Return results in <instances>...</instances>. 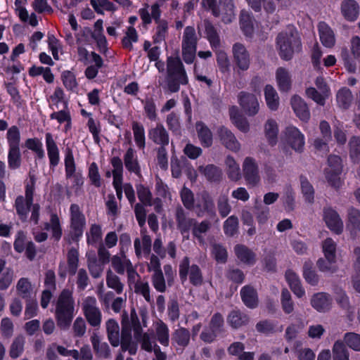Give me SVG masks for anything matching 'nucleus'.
I'll return each instance as SVG.
<instances>
[{
	"mask_svg": "<svg viewBox=\"0 0 360 360\" xmlns=\"http://www.w3.org/2000/svg\"><path fill=\"white\" fill-rule=\"evenodd\" d=\"M75 307L72 291L63 289L57 298L55 309L56 324L60 330H66L70 327L75 316Z\"/></svg>",
	"mask_w": 360,
	"mask_h": 360,
	"instance_id": "f257e3e1",
	"label": "nucleus"
},
{
	"mask_svg": "<svg viewBox=\"0 0 360 360\" xmlns=\"http://www.w3.org/2000/svg\"><path fill=\"white\" fill-rule=\"evenodd\" d=\"M166 82L167 89L172 93L179 91L180 85L188 84V79L186 70L179 57L167 58Z\"/></svg>",
	"mask_w": 360,
	"mask_h": 360,
	"instance_id": "f03ea898",
	"label": "nucleus"
},
{
	"mask_svg": "<svg viewBox=\"0 0 360 360\" xmlns=\"http://www.w3.org/2000/svg\"><path fill=\"white\" fill-rule=\"evenodd\" d=\"M276 40L279 55L285 60H290L294 52L300 50V38L298 32L293 28L279 33Z\"/></svg>",
	"mask_w": 360,
	"mask_h": 360,
	"instance_id": "7ed1b4c3",
	"label": "nucleus"
},
{
	"mask_svg": "<svg viewBox=\"0 0 360 360\" xmlns=\"http://www.w3.org/2000/svg\"><path fill=\"white\" fill-rule=\"evenodd\" d=\"M8 145V165L11 169H17L21 166L22 158L20 150V132L18 127L12 126L6 134Z\"/></svg>",
	"mask_w": 360,
	"mask_h": 360,
	"instance_id": "20e7f679",
	"label": "nucleus"
},
{
	"mask_svg": "<svg viewBox=\"0 0 360 360\" xmlns=\"http://www.w3.org/2000/svg\"><path fill=\"white\" fill-rule=\"evenodd\" d=\"M86 217L77 204H71L70 207L69 238L77 243L83 236L86 227Z\"/></svg>",
	"mask_w": 360,
	"mask_h": 360,
	"instance_id": "39448f33",
	"label": "nucleus"
},
{
	"mask_svg": "<svg viewBox=\"0 0 360 360\" xmlns=\"http://www.w3.org/2000/svg\"><path fill=\"white\" fill-rule=\"evenodd\" d=\"M193 211L198 217L206 216L215 222L219 221L214 200L207 191H202L197 194Z\"/></svg>",
	"mask_w": 360,
	"mask_h": 360,
	"instance_id": "423d86ee",
	"label": "nucleus"
},
{
	"mask_svg": "<svg viewBox=\"0 0 360 360\" xmlns=\"http://www.w3.org/2000/svg\"><path fill=\"white\" fill-rule=\"evenodd\" d=\"M64 165L66 179H72V186L80 188L84 185V177L82 171L77 169L72 149L68 146L65 150Z\"/></svg>",
	"mask_w": 360,
	"mask_h": 360,
	"instance_id": "0eeeda50",
	"label": "nucleus"
},
{
	"mask_svg": "<svg viewBox=\"0 0 360 360\" xmlns=\"http://www.w3.org/2000/svg\"><path fill=\"white\" fill-rule=\"evenodd\" d=\"M35 180L30 178V181L25 185V196L18 195L15 200L14 207L17 214L22 221H25L33 203Z\"/></svg>",
	"mask_w": 360,
	"mask_h": 360,
	"instance_id": "6e6552de",
	"label": "nucleus"
},
{
	"mask_svg": "<svg viewBox=\"0 0 360 360\" xmlns=\"http://www.w3.org/2000/svg\"><path fill=\"white\" fill-rule=\"evenodd\" d=\"M197 37L195 29L188 26L185 28L182 41V56L185 63L191 64L195 58Z\"/></svg>",
	"mask_w": 360,
	"mask_h": 360,
	"instance_id": "1a4fd4ad",
	"label": "nucleus"
},
{
	"mask_svg": "<svg viewBox=\"0 0 360 360\" xmlns=\"http://www.w3.org/2000/svg\"><path fill=\"white\" fill-rule=\"evenodd\" d=\"M189 273V279L193 285H200L202 283V275L200 269L196 264L190 266L189 258L185 257L179 264V276L182 282L187 279Z\"/></svg>",
	"mask_w": 360,
	"mask_h": 360,
	"instance_id": "9d476101",
	"label": "nucleus"
},
{
	"mask_svg": "<svg viewBox=\"0 0 360 360\" xmlns=\"http://www.w3.org/2000/svg\"><path fill=\"white\" fill-rule=\"evenodd\" d=\"M83 314L87 322L93 327H98L101 322V313L96 307L94 297H86L82 303Z\"/></svg>",
	"mask_w": 360,
	"mask_h": 360,
	"instance_id": "9b49d317",
	"label": "nucleus"
},
{
	"mask_svg": "<svg viewBox=\"0 0 360 360\" xmlns=\"http://www.w3.org/2000/svg\"><path fill=\"white\" fill-rule=\"evenodd\" d=\"M122 333L120 345L122 351H128L130 354H135L136 352V345L131 342V325L128 314L123 311L122 315Z\"/></svg>",
	"mask_w": 360,
	"mask_h": 360,
	"instance_id": "f8f14e48",
	"label": "nucleus"
},
{
	"mask_svg": "<svg viewBox=\"0 0 360 360\" xmlns=\"http://www.w3.org/2000/svg\"><path fill=\"white\" fill-rule=\"evenodd\" d=\"M233 62L239 71H246L250 65V55L245 46L241 43H236L232 49Z\"/></svg>",
	"mask_w": 360,
	"mask_h": 360,
	"instance_id": "ddd939ff",
	"label": "nucleus"
},
{
	"mask_svg": "<svg viewBox=\"0 0 360 360\" xmlns=\"http://www.w3.org/2000/svg\"><path fill=\"white\" fill-rule=\"evenodd\" d=\"M175 219L177 229L184 237L188 238L189 231L195 224V219L190 217L188 213L180 205L176 207Z\"/></svg>",
	"mask_w": 360,
	"mask_h": 360,
	"instance_id": "4468645a",
	"label": "nucleus"
},
{
	"mask_svg": "<svg viewBox=\"0 0 360 360\" xmlns=\"http://www.w3.org/2000/svg\"><path fill=\"white\" fill-rule=\"evenodd\" d=\"M243 174L248 185L256 186L259 181V168L255 160L248 157L243 164Z\"/></svg>",
	"mask_w": 360,
	"mask_h": 360,
	"instance_id": "2eb2a0df",
	"label": "nucleus"
},
{
	"mask_svg": "<svg viewBox=\"0 0 360 360\" xmlns=\"http://www.w3.org/2000/svg\"><path fill=\"white\" fill-rule=\"evenodd\" d=\"M238 99L243 110L248 116H254L258 112L259 104L255 95L246 91H240L238 95Z\"/></svg>",
	"mask_w": 360,
	"mask_h": 360,
	"instance_id": "dca6fc26",
	"label": "nucleus"
},
{
	"mask_svg": "<svg viewBox=\"0 0 360 360\" xmlns=\"http://www.w3.org/2000/svg\"><path fill=\"white\" fill-rule=\"evenodd\" d=\"M217 135L220 143L227 149L237 152L240 148V144L235 135L224 126H221L217 129Z\"/></svg>",
	"mask_w": 360,
	"mask_h": 360,
	"instance_id": "f3484780",
	"label": "nucleus"
},
{
	"mask_svg": "<svg viewBox=\"0 0 360 360\" xmlns=\"http://www.w3.org/2000/svg\"><path fill=\"white\" fill-rule=\"evenodd\" d=\"M285 137L287 143L292 149L298 153H302L304 146V135L293 126H289L285 129Z\"/></svg>",
	"mask_w": 360,
	"mask_h": 360,
	"instance_id": "a211bd4d",
	"label": "nucleus"
},
{
	"mask_svg": "<svg viewBox=\"0 0 360 360\" xmlns=\"http://www.w3.org/2000/svg\"><path fill=\"white\" fill-rule=\"evenodd\" d=\"M324 220L327 226L336 234H340L343 231V221L338 213L330 207L323 210Z\"/></svg>",
	"mask_w": 360,
	"mask_h": 360,
	"instance_id": "6ab92c4d",
	"label": "nucleus"
},
{
	"mask_svg": "<svg viewBox=\"0 0 360 360\" xmlns=\"http://www.w3.org/2000/svg\"><path fill=\"white\" fill-rule=\"evenodd\" d=\"M45 140L49 167L50 169H54L60 162V151L51 133L47 132L46 134Z\"/></svg>",
	"mask_w": 360,
	"mask_h": 360,
	"instance_id": "aec40b11",
	"label": "nucleus"
},
{
	"mask_svg": "<svg viewBox=\"0 0 360 360\" xmlns=\"http://www.w3.org/2000/svg\"><path fill=\"white\" fill-rule=\"evenodd\" d=\"M213 15H221L224 22H231L235 16L233 0H219V6L213 8Z\"/></svg>",
	"mask_w": 360,
	"mask_h": 360,
	"instance_id": "412c9836",
	"label": "nucleus"
},
{
	"mask_svg": "<svg viewBox=\"0 0 360 360\" xmlns=\"http://www.w3.org/2000/svg\"><path fill=\"white\" fill-rule=\"evenodd\" d=\"M148 138L160 146H168L169 143V134L161 124H157L148 131Z\"/></svg>",
	"mask_w": 360,
	"mask_h": 360,
	"instance_id": "4be33fe9",
	"label": "nucleus"
},
{
	"mask_svg": "<svg viewBox=\"0 0 360 360\" xmlns=\"http://www.w3.org/2000/svg\"><path fill=\"white\" fill-rule=\"evenodd\" d=\"M332 304L330 296L326 292H317L311 299V305L319 312L324 313L330 310Z\"/></svg>",
	"mask_w": 360,
	"mask_h": 360,
	"instance_id": "5701e85b",
	"label": "nucleus"
},
{
	"mask_svg": "<svg viewBox=\"0 0 360 360\" xmlns=\"http://www.w3.org/2000/svg\"><path fill=\"white\" fill-rule=\"evenodd\" d=\"M292 108L296 115L303 122L310 118V112L306 102L300 96L295 95L291 98Z\"/></svg>",
	"mask_w": 360,
	"mask_h": 360,
	"instance_id": "b1692460",
	"label": "nucleus"
},
{
	"mask_svg": "<svg viewBox=\"0 0 360 360\" xmlns=\"http://www.w3.org/2000/svg\"><path fill=\"white\" fill-rule=\"evenodd\" d=\"M359 6L354 0H344L341 4V13L348 21L356 20L359 15Z\"/></svg>",
	"mask_w": 360,
	"mask_h": 360,
	"instance_id": "393cba45",
	"label": "nucleus"
},
{
	"mask_svg": "<svg viewBox=\"0 0 360 360\" xmlns=\"http://www.w3.org/2000/svg\"><path fill=\"white\" fill-rule=\"evenodd\" d=\"M240 297L247 307L254 309L257 307L258 295L253 286L250 285L243 286L240 290Z\"/></svg>",
	"mask_w": 360,
	"mask_h": 360,
	"instance_id": "a878e982",
	"label": "nucleus"
},
{
	"mask_svg": "<svg viewBox=\"0 0 360 360\" xmlns=\"http://www.w3.org/2000/svg\"><path fill=\"white\" fill-rule=\"evenodd\" d=\"M17 295L25 300L35 298L31 282L27 278H20L16 284Z\"/></svg>",
	"mask_w": 360,
	"mask_h": 360,
	"instance_id": "bb28decb",
	"label": "nucleus"
},
{
	"mask_svg": "<svg viewBox=\"0 0 360 360\" xmlns=\"http://www.w3.org/2000/svg\"><path fill=\"white\" fill-rule=\"evenodd\" d=\"M44 229L51 231L52 238L56 242H58L63 235L62 226L60 219L56 213H51L50 216V221L44 224Z\"/></svg>",
	"mask_w": 360,
	"mask_h": 360,
	"instance_id": "cd10ccee",
	"label": "nucleus"
},
{
	"mask_svg": "<svg viewBox=\"0 0 360 360\" xmlns=\"http://www.w3.org/2000/svg\"><path fill=\"white\" fill-rule=\"evenodd\" d=\"M212 221H214L211 220L209 218L204 219L200 222H198L195 219V224L191 229L192 234L200 243H204V238L202 235L206 234L211 229L212 226Z\"/></svg>",
	"mask_w": 360,
	"mask_h": 360,
	"instance_id": "c85d7f7f",
	"label": "nucleus"
},
{
	"mask_svg": "<svg viewBox=\"0 0 360 360\" xmlns=\"http://www.w3.org/2000/svg\"><path fill=\"white\" fill-rule=\"evenodd\" d=\"M198 170L210 182H219L222 179V170L213 164L200 166Z\"/></svg>",
	"mask_w": 360,
	"mask_h": 360,
	"instance_id": "c756f323",
	"label": "nucleus"
},
{
	"mask_svg": "<svg viewBox=\"0 0 360 360\" xmlns=\"http://www.w3.org/2000/svg\"><path fill=\"white\" fill-rule=\"evenodd\" d=\"M238 259L244 264L252 265L256 262L255 253L244 245H237L234 248Z\"/></svg>",
	"mask_w": 360,
	"mask_h": 360,
	"instance_id": "7c9ffc66",
	"label": "nucleus"
},
{
	"mask_svg": "<svg viewBox=\"0 0 360 360\" xmlns=\"http://www.w3.org/2000/svg\"><path fill=\"white\" fill-rule=\"evenodd\" d=\"M320 39L323 46L331 48L335 45V39L333 30L327 24L321 22L319 24Z\"/></svg>",
	"mask_w": 360,
	"mask_h": 360,
	"instance_id": "2f4dec72",
	"label": "nucleus"
},
{
	"mask_svg": "<svg viewBox=\"0 0 360 360\" xmlns=\"http://www.w3.org/2000/svg\"><path fill=\"white\" fill-rule=\"evenodd\" d=\"M195 129L202 146L208 148L212 144V133L202 122H197Z\"/></svg>",
	"mask_w": 360,
	"mask_h": 360,
	"instance_id": "473e14b6",
	"label": "nucleus"
},
{
	"mask_svg": "<svg viewBox=\"0 0 360 360\" xmlns=\"http://www.w3.org/2000/svg\"><path fill=\"white\" fill-rule=\"evenodd\" d=\"M134 338L140 343L142 349L147 352H152L155 347H158L155 342V339L153 333L140 332L137 335H134Z\"/></svg>",
	"mask_w": 360,
	"mask_h": 360,
	"instance_id": "72a5a7b5",
	"label": "nucleus"
},
{
	"mask_svg": "<svg viewBox=\"0 0 360 360\" xmlns=\"http://www.w3.org/2000/svg\"><path fill=\"white\" fill-rule=\"evenodd\" d=\"M336 258L334 257H321L316 262V266L319 270L324 274H333L338 270L336 264Z\"/></svg>",
	"mask_w": 360,
	"mask_h": 360,
	"instance_id": "f704fd0d",
	"label": "nucleus"
},
{
	"mask_svg": "<svg viewBox=\"0 0 360 360\" xmlns=\"http://www.w3.org/2000/svg\"><path fill=\"white\" fill-rule=\"evenodd\" d=\"M276 81L279 89L287 92L291 88V77L289 72L284 68H278L276 72Z\"/></svg>",
	"mask_w": 360,
	"mask_h": 360,
	"instance_id": "c9c22d12",
	"label": "nucleus"
},
{
	"mask_svg": "<svg viewBox=\"0 0 360 360\" xmlns=\"http://www.w3.org/2000/svg\"><path fill=\"white\" fill-rule=\"evenodd\" d=\"M123 169L122 162L119 158L114 157V188L119 200L122 198V187L120 185L121 174Z\"/></svg>",
	"mask_w": 360,
	"mask_h": 360,
	"instance_id": "e433bc0d",
	"label": "nucleus"
},
{
	"mask_svg": "<svg viewBox=\"0 0 360 360\" xmlns=\"http://www.w3.org/2000/svg\"><path fill=\"white\" fill-rule=\"evenodd\" d=\"M264 97L268 108L273 111L277 110L279 107V96L271 85L265 86Z\"/></svg>",
	"mask_w": 360,
	"mask_h": 360,
	"instance_id": "4c0bfd02",
	"label": "nucleus"
},
{
	"mask_svg": "<svg viewBox=\"0 0 360 360\" xmlns=\"http://www.w3.org/2000/svg\"><path fill=\"white\" fill-rule=\"evenodd\" d=\"M86 242L89 245L97 248L102 243V230L98 224H92L89 231L86 232Z\"/></svg>",
	"mask_w": 360,
	"mask_h": 360,
	"instance_id": "58836bf2",
	"label": "nucleus"
},
{
	"mask_svg": "<svg viewBox=\"0 0 360 360\" xmlns=\"http://www.w3.org/2000/svg\"><path fill=\"white\" fill-rule=\"evenodd\" d=\"M124 162L126 168L131 172H134L136 174L140 173V166L139 165L137 158L135 155L134 150L129 148L124 156Z\"/></svg>",
	"mask_w": 360,
	"mask_h": 360,
	"instance_id": "ea45409f",
	"label": "nucleus"
},
{
	"mask_svg": "<svg viewBox=\"0 0 360 360\" xmlns=\"http://www.w3.org/2000/svg\"><path fill=\"white\" fill-rule=\"evenodd\" d=\"M227 320L231 327L238 328L248 324L249 317L240 311L233 310L228 316Z\"/></svg>",
	"mask_w": 360,
	"mask_h": 360,
	"instance_id": "a19ab883",
	"label": "nucleus"
},
{
	"mask_svg": "<svg viewBox=\"0 0 360 360\" xmlns=\"http://www.w3.org/2000/svg\"><path fill=\"white\" fill-rule=\"evenodd\" d=\"M225 164L227 167V175L229 178L233 181H237L241 178L240 170L238 164L233 158L228 155L225 160Z\"/></svg>",
	"mask_w": 360,
	"mask_h": 360,
	"instance_id": "79ce46f5",
	"label": "nucleus"
},
{
	"mask_svg": "<svg viewBox=\"0 0 360 360\" xmlns=\"http://www.w3.org/2000/svg\"><path fill=\"white\" fill-rule=\"evenodd\" d=\"M91 342L96 354L101 357L106 358L110 354L109 346L105 342H101L100 337L94 333L91 337Z\"/></svg>",
	"mask_w": 360,
	"mask_h": 360,
	"instance_id": "37998d69",
	"label": "nucleus"
},
{
	"mask_svg": "<svg viewBox=\"0 0 360 360\" xmlns=\"http://www.w3.org/2000/svg\"><path fill=\"white\" fill-rule=\"evenodd\" d=\"M204 27L207 34V38L212 46L215 48L220 45V39L216 27L207 20H204Z\"/></svg>",
	"mask_w": 360,
	"mask_h": 360,
	"instance_id": "c03bdc74",
	"label": "nucleus"
},
{
	"mask_svg": "<svg viewBox=\"0 0 360 360\" xmlns=\"http://www.w3.org/2000/svg\"><path fill=\"white\" fill-rule=\"evenodd\" d=\"M336 99L339 107L346 110L350 106L353 101V96L351 91L345 87L338 91Z\"/></svg>",
	"mask_w": 360,
	"mask_h": 360,
	"instance_id": "a18cd8bd",
	"label": "nucleus"
},
{
	"mask_svg": "<svg viewBox=\"0 0 360 360\" xmlns=\"http://www.w3.org/2000/svg\"><path fill=\"white\" fill-rule=\"evenodd\" d=\"M230 117L233 123L239 130L243 132L249 131L250 127L247 119L239 114L234 107L230 110Z\"/></svg>",
	"mask_w": 360,
	"mask_h": 360,
	"instance_id": "49530a36",
	"label": "nucleus"
},
{
	"mask_svg": "<svg viewBox=\"0 0 360 360\" xmlns=\"http://www.w3.org/2000/svg\"><path fill=\"white\" fill-rule=\"evenodd\" d=\"M303 276L306 281L311 285H316L319 278L315 270L313 269V263L307 261L303 266Z\"/></svg>",
	"mask_w": 360,
	"mask_h": 360,
	"instance_id": "de8ad7c7",
	"label": "nucleus"
},
{
	"mask_svg": "<svg viewBox=\"0 0 360 360\" xmlns=\"http://www.w3.org/2000/svg\"><path fill=\"white\" fill-rule=\"evenodd\" d=\"M25 146L33 151L37 158L43 159L45 156L44 150L43 148V144L40 139L38 138H29L25 142Z\"/></svg>",
	"mask_w": 360,
	"mask_h": 360,
	"instance_id": "09e8293b",
	"label": "nucleus"
},
{
	"mask_svg": "<svg viewBox=\"0 0 360 360\" xmlns=\"http://www.w3.org/2000/svg\"><path fill=\"white\" fill-rule=\"evenodd\" d=\"M264 131L269 143L272 146L276 144L278 129L277 123L274 120L269 119L266 121L264 125Z\"/></svg>",
	"mask_w": 360,
	"mask_h": 360,
	"instance_id": "8fccbe9b",
	"label": "nucleus"
},
{
	"mask_svg": "<svg viewBox=\"0 0 360 360\" xmlns=\"http://www.w3.org/2000/svg\"><path fill=\"white\" fill-rule=\"evenodd\" d=\"M301 190L303 196L308 203L312 204L314 201V189L308 179L301 175L300 177Z\"/></svg>",
	"mask_w": 360,
	"mask_h": 360,
	"instance_id": "3c124183",
	"label": "nucleus"
},
{
	"mask_svg": "<svg viewBox=\"0 0 360 360\" xmlns=\"http://www.w3.org/2000/svg\"><path fill=\"white\" fill-rule=\"evenodd\" d=\"M248 4L253 9L255 12H260L262 10V6L264 5V8L267 13H273L276 10V5L272 1H268L266 2L265 0H245Z\"/></svg>",
	"mask_w": 360,
	"mask_h": 360,
	"instance_id": "603ef678",
	"label": "nucleus"
},
{
	"mask_svg": "<svg viewBox=\"0 0 360 360\" xmlns=\"http://www.w3.org/2000/svg\"><path fill=\"white\" fill-rule=\"evenodd\" d=\"M68 271L70 276H74L77 270L79 263V252L74 248H70L67 254Z\"/></svg>",
	"mask_w": 360,
	"mask_h": 360,
	"instance_id": "864d4df0",
	"label": "nucleus"
},
{
	"mask_svg": "<svg viewBox=\"0 0 360 360\" xmlns=\"http://www.w3.org/2000/svg\"><path fill=\"white\" fill-rule=\"evenodd\" d=\"M347 226L351 227L352 230L360 231V210L349 207L347 210Z\"/></svg>",
	"mask_w": 360,
	"mask_h": 360,
	"instance_id": "5fc2aeb1",
	"label": "nucleus"
},
{
	"mask_svg": "<svg viewBox=\"0 0 360 360\" xmlns=\"http://www.w3.org/2000/svg\"><path fill=\"white\" fill-rule=\"evenodd\" d=\"M349 352L343 342L336 341L333 347V360H349Z\"/></svg>",
	"mask_w": 360,
	"mask_h": 360,
	"instance_id": "6e6d98bb",
	"label": "nucleus"
},
{
	"mask_svg": "<svg viewBox=\"0 0 360 360\" xmlns=\"http://www.w3.org/2000/svg\"><path fill=\"white\" fill-rule=\"evenodd\" d=\"M217 209L222 218L227 217L231 210L229 199L226 194L221 193L217 200Z\"/></svg>",
	"mask_w": 360,
	"mask_h": 360,
	"instance_id": "4d7b16f0",
	"label": "nucleus"
},
{
	"mask_svg": "<svg viewBox=\"0 0 360 360\" xmlns=\"http://www.w3.org/2000/svg\"><path fill=\"white\" fill-rule=\"evenodd\" d=\"M155 333L160 343L164 346H167L169 345V328L167 326L164 322L160 321L157 323Z\"/></svg>",
	"mask_w": 360,
	"mask_h": 360,
	"instance_id": "13d9d810",
	"label": "nucleus"
},
{
	"mask_svg": "<svg viewBox=\"0 0 360 360\" xmlns=\"http://www.w3.org/2000/svg\"><path fill=\"white\" fill-rule=\"evenodd\" d=\"M281 304L283 311L286 314H290L294 311V302L288 289H283L281 296Z\"/></svg>",
	"mask_w": 360,
	"mask_h": 360,
	"instance_id": "bf43d9fd",
	"label": "nucleus"
},
{
	"mask_svg": "<svg viewBox=\"0 0 360 360\" xmlns=\"http://www.w3.org/2000/svg\"><path fill=\"white\" fill-rule=\"evenodd\" d=\"M172 340L179 346L186 347L190 341V332L184 328H181L175 330L173 334Z\"/></svg>",
	"mask_w": 360,
	"mask_h": 360,
	"instance_id": "052dcab7",
	"label": "nucleus"
},
{
	"mask_svg": "<svg viewBox=\"0 0 360 360\" xmlns=\"http://www.w3.org/2000/svg\"><path fill=\"white\" fill-rule=\"evenodd\" d=\"M25 339L22 336L16 337L10 347L9 355L12 359H17L24 351Z\"/></svg>",
	"mask_w": 360,
	"mask_h": 360,
	"instance_id": "680f3d73",
	"label": "nucleus"
},
{
	"mask_svg": "<svg viewBox=\"0 0 360 360\" xmlns=\"http://www.w3.org/2000/svg\"><path fill=\"white\" fill-rule=\"evenodd\" d=\"M88 178L90 184L96 188L101 186V178L98 171V167L95 162L90 164L88 168Z\"/></svg>",
	"mask_w": 360,
	"mask_h": 360,
	"instance_id": "e2e57ef3",
	"label": "nucleus"
},
{
	"mask_svg": "<svg viewBox=\"0 0 360 360\" xmlns=\"http://www.w3.org/2000/svg\"><path fill=\"white\" fill-rule=\"evenodd\" d=\"M349 155L353 162L360 160V137L352 136L349 141Z\"/></svg>",
	"mask_w": 360,
	"mask_h": 360,
	"instance_id": "0e129e2a",
	"label": "nucleus"
},
{
	"mask_svg": "<svg viewBox=\"0 0 360 360\" xmlns=\"http://www.w3.org/2000/svg\"><path fill=\"white\" fill-rule=\"evenodd\" d=\"M5 87L13 103L17 107H20L22 105V99L18 88L12 82L5 83Z\"/></svg>",
	"mask_w": 360,
	"mask_h": 360,
	"instance_id": "69168bd1",
	"label": "nucleus"
},
{
	"mask_svg": "<svg viewBox=\"0 0 360 360\" xmlns=\"http://www.w3.org/2000/svg\"><path fill=\"white\" fill-rule=\"evenodd\" d=\"M61 79L67 90L72 91L77 87V82L75 74L70 70L62 72Z\"/></svg>",
	"mask_w": 360,
	"mask_h": 360,
	"instance_id": "338daca9",
	"label": "nucleus"
},
{
	"mask_svg": "<svg viewBox=\"0 0 360 360\" xmlns=\"http://www.w3.org/2000/svg\"><path fill=\"white\" fill-rule=\"evenodd\" d=\"M344 342L351 349L360 352V335L356 333H347L344 336Z\"/></svg>",
	"mask_w": 360,
	"mask_h": 360,
	"instance_id": "774afa93",
	"label": "nucleus"
}]
</instances>
